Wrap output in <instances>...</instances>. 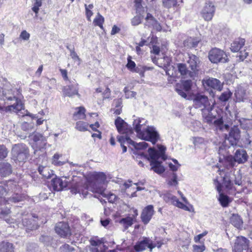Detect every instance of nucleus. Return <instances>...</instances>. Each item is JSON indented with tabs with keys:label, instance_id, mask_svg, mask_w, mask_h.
<instances>
[{
	"label": "nucleus",
	"instance_id": "f8f14e48",
	"mask_svg": "<svg viewBox=\"0 0 252 252\" xmlns=\"http://www.w3.org/2000/svg\"><path fill=\"white\" fill-rule=\"evenodd\" d=\"M118 141L120 143L121 146L123 149V152H126V147L124 145L126 142L133 145L136 149H144L148 147V144L145 141L137 143L130 139L127 135H120L117 137Z\"/></svg>",
	"mask_w": 252,
	"mask_h": 252
},
{
	"label": "nucleus",
	"instance_id": "69168bd1",
	"mask_svg": "<svg viewBox=\"0 0 252 252\" xmlns=\"http://www.w3.org/2000/svg\"><path fill=\"white\" fill-rule=\"evenodd\" d=\"M207 234V231H204L202 233L199 234L197 235L196 236L194 237V241L195 242L197 243L204 236H205Z\"/></svg>",
	"mask_w": 252,
	"mask_h": 252
},
{
	"label": "nucleus",
	"instance_id": "6e6552de",
	"mask_svg": "<svg viewBox=\"0 0 252 252\" xmlns=\"http://www.w3.org/2000/svg\"><path fill=\"white\" fill-rule=\"evenodd\" d=\"M193 106L202 112L212 110L213 105L211 104L208 97L202 94H196L193 98Z\"/></svg>",
	"mask_w": 252,
	"mask_h": 252
},
{
	"label": "nucleus",
	"instance_id": "6ab92c4d",
	"mask_svg": "<svg viewBox=\"0 0 252 252\" xmlns=\"http://www.w3.org/2000/svg\"><path fill=\"white\" fill-rule=\"evenodd\" d=\"M215 8L211 2H206L201 11L203 18L206 21H210L214 16Z\"/></svg>",
	"mask_w": 252,
	"mask_h": 252
},
{
	"label": "nucleus",
	"instance_id": "5fc2aeb1",
	"mask_svg": "<svg viewBox=\"0 0 252 252\" xmlns=\"http://www.w3.org/2000/svg\"><path fill=\"white\" fill-rule=\"evenodd\" d=\"M60 252H72L74 248L68 244H64L60 247Z\"/></svg>",
	"mask_w": 252,
	"mask_h": 252
},
{
	"label": "nucleus",
	"instance_id": "bf43d9fd",
	"mask_svg": "<svg viewBox=\"0 0 252 252\" xmlns=\"http://www.w3.org/2000/svg\"><path fill=\"white\" fill-rule=\"evenodd\" d=\"M193 252H203L205 250V246L204 245H194L192 246Z\"/></svg>",
	"mask_w": 252,
	"mask_h": 252
},
{
	"label": "nucleus",
	"instance_id": "393cba45",
	"mask_svg": "<svg viewBox=\"0 0 252 252\" xmlns=\"http://www.w3.org/2000/svg\"><path fill=\"white\" fill-rule=\"evenodd\" d=\"M235 97L236 101H244L248 97V93L246 87L238 86L235 91Z\"/></svg>",
	"mask_w": 252,
	"mask_h": 252
},
{
	"label": "nucleus",
	"instance_id": "09e8293b",
	"mask_svg": "<svg viewBox=\"0 0 252 252\" xmlns=\"http://www.w3.org/2000/svg\"><path fill=\"white\" fill-rule=\"evenodd\" d=\"M145 20V25L148 27L152 26L153 25H154L152 20H153V21H156L154 17L150 13H147Z\"/></svg>",
	"mask_w": 252,
	"mask_h": 252
},
{
	"label": "nucleus",
	"instance_id": "2eb2a0df",
	"mask_svg": "<svg viewBox=\"0 0 252 252\" xmlns=\"http://www.w3.org/2000/svg\"><path fill=\"white\" fill-rule=\"evenodd\" d=\"M240 137V129L234 126L230 129L228 135H226L225 140H227L231 146H236Z\"/></svg>",
	"mask_w": 252,
	"mask_h": 252
},
{
	"label": "nucleus",
	"instance_id": "bb28decb",
	"mask_svg": "<svg viewBox=\"0 0 252 252\" xmlns=\"http://www.w3.org/2000/svg\"><path fill=\"white\" fill-rule=\"evenodd\" d=\"M38 171L39 174L45 179H50L55 175L54 173V171L46 166H39Z\"/></svg>",
	"mask_w": 252,
	"mask_h": 252
},
{
	"label": "nucleus",
	"instance_id": "a18cd8bd",
	"mask_svg": "<svg viewBox=\"0 0 252 252\" xmlns=\"http://www.w3.org/2000/svg\"><path fill=\"white\" fill-rule=\"evenodd\" d=\"M8 150L4 145H0V159L5 158L8 155Z\"/></svg>",
	"mask_w": 252,
	"mask_h": 252
},
{
	"label": "nucleus",
	"instance_id": "4c0bfd02",
	"mask_svg": "<svg viewBox=\"0 0 252 252\" xmlns=\"http://www.w3.org/2000/svg\"><path fill=\"white\" fill-rule=\"evenodd\" d=\"M133 219L131 217H126L122 219L120 222L122 224L125 229H127L133 224Z\"/></svg>",
	"mask_w": 252,
	"mask_h": 252
},
{
	"label": "nucleus",
	"instance_id": "864d4df0",
	"mask_svg": "<svg viewBox=\"0 0 252 252\" xmlns=\"http://www.w3.org/2000/svg\"><path fill=\"white\" fill-rule=\"evenodd\" d=\"M231 93L229 91L225 92L220 95L219 99L221 101H226L230 97Z\"/></svg>",
	"mask_w": 252,
	"mask_h": 252
},
{
	"label": "nucleus",
	"instance_id": "3c124183",
	"mask_svg": "<svg viewBox=\"0 0 252 252\" xmlns=\"http://www.w3.org/2000/svg\"><path fill=\"white\" fill-rule=\"evenodd\" d=\"M223 158L226 161L228 162L229 166L231 167L234 166L235 162H236L235 159V156L234 157L231 155L225 157L224 156Z\"/></svg>",
	"mask_w": 252,
	"mask_h": 252
},
{
	"label": "nucleus",
	"instance_id": "9d476101",
	"mask_svg": "<svg viewBox=\"0 0 252 252\" xmlns=\"http://www.w3.org/2000/svg\"><path fill=\"white\" fill-rule=\"evenodd\" d=\"M163 60L164 63H161L162 59H157L156 57L152 58L153 63L163 68L166 75L170 77L175 78L176 76V73L174 70L175 67L173 65H170V59L167 57H164Z\"/></svg>",
	"mask_w": 252,
	"mask_h": 252
},
{
	"label": "nucleus",
	"instance_id": "473e14b6",
	"mask_svg": "<svg viewBox=\"0 0 252 252\" xmlns=\"http://www.w3.org/2000/svg\"><path fill=\"white\" fill-rule=\"evenodd\" d=\"M177 66L178 70L181 75L186 77H190L189 73H190L191 71L188 69L186 64L181 63H178Z\"/></svg>",
	"mask_w": 252,
	"mask_h": 252
},
{
	"label": "nucleus",
	"instance_id": "338daca9",
	"mask_svg": "<svg viewBox=\"0 0 252 252\" xmlns=\"http://www.w3.org/2000/svg\"><path fill=\"white\" fill-rule=\"evenodd\" d=\"M120 28L117 27L116 25H114L112 27V30L111 31V35H115L119 33L120 31Z\"/></svg>",
	"mask_w": 252,
	"mask_h": 252
},
{
	"label": "nucleus",
	"instance_id": "a19ab883",
	"mask_svg": "<svg viewBox=\"0 0 252 252\" xmlns=\"http://www.w3.org/2000/svg\"><path fill=\"white\" fill-rule=\"evenodd\" d=\"M72 89H73L72 87L69 86H67L65 88H64L63 89V94L65 95L69 96V97H72L73 95H74L75 94H77V91L73 92V91H72Z\"/></svg>",
	"mask_w": 252,
	"mask_h": 252
},
{
	"label": "nucleus",
	"instance_id": "f3484780",
	"mask_svg": "<svg viewBox=\"0 0 252 252\" xmlns=\"http://www.w3.org/2000/svg\"><path fill=\"white\" fill-rule=\"evenodd\" d=\"M189 60L188 63L189 64V67L190 68L191 72L190 74V77H193L196 75L199 69V60L198 58L194 55H189Z\"/></svg>",
	"mask_w": 252,
	"mask_h": 252
},
{
	"label": "nucleus",
	"instance_id": "603ef678",
	"mask_svg": "<svg viewBox=\"0 0 252 252\" xmlns=\"http://www.w3.org/2000/svg\"><path fill=\"white\" fill-rule=\"evenodd\" d=\"M248 54L249 53L247 52L245 49L244 50H240L237 57L239 58V61H243L248 56Z\"/></svg>",
	"mask_w": 252,
	"mask_h": 252
},
{
	"label": "nucleus",
	"instance_id": "2f4dec72",
	"mask_svg": "<svg viewBox=\"0 0 252 252\" xmlns=\"http://www.w3.org/2000/svg\"><path fill=\"white\" fill-rule=\"evenodd\" d=\"M230 222L235 227L239 228L243 224V221L240 217L237 214H233L230 218Z\"/></svg>",
	"mask_w": 252,
	"mask_h": 252
},
{
	"label": "nucleus",
	"instance_id": "f257e3e1",
	"mask_svg": "<svg viewBox=\"0 0 252 252\" xmlns=\"http://www.w3.org/2000/svg\"><path fill=\"white\" fill-rule=\"evenodd\" d=\"M88 185V189L94 192L98 193L107 198L109 202L114 203L117 199L115 194L109 193H105V181L106 177L102 173H90L89 178L87 179Z\"/></svg>",
	"mask_w": 252,
	"mask_h": 252
},
{
	"label": "nucleus",
	"instance_id": "0e129e2a",
	"mask_svg": "<svg viewBox=\"0 0 252 252\" xmlns=\"http://www.w3.org/2000/svg\"><path fill=\"white\" fill-rule=\"evenodd\" d=\"M103 99L108 98L110 97L111 95V91L108 87H107L105 91L103 92Z\"/></svg>",
	"mask_w": 252,
	"mask_h": 252
},
{
	"label": "nucleus",
	"instance_id": "4be33fe9",
	"mask_svg": "<svg viewBox=\"0 0 252 252\" xmlns=\"http://www.w3.org/2000/svg\"><path fill=\"white\" fill-rule=\"evenodd\" d=\"M192 82L191 80H186L183 82L182 85L177 86L176 91L182 97L186 98L187 96L186 92H188L191 89Z\"/></svg>",
	"mask_w": 252,
	"mask_h": 252
},
{
	"label": "nucleus",
	"instance_id": "6e6d98bb",
	"mask_svg": "<svg viewBox=\"0 0 252 252\" xmlns=\"http://www.w3.org/2000/svg\"><path fill=\"white\" fill-rule=\"evenodd\" d=\"M124 91L126 98L134 97L136 94V93L135 92L129 91L127 89V87H125Z\"/></svg>",
	"mask_w": 252,
	"mask_h": 252
},
{
	"label": "nucleus",
	"instance_id": "8fccbe9b",
	"mask_svg": "<svg viewBox=\"0 0 252 252\" xmlns=\"http://www.w3.org/2000/svg\"><path fill=\"white\" fill-rule=\"evenodd\" d=\"M23 225L27 227L28 229H33L36 227L32 224L31 221L27 218L23 219L22 220Z\"/></svg>",
	"mask_w": 252,
	"mask_h": 252
},
{
	"label": "nucleus",
	"instance_id": "49530a36",
	"mask_svg": "<svg viewBox=\"0 0 252 252\" xmlns=\"http://www.w3.org/2000/svg\"><path fill=\"white\" fill-rule=\"evenodd\" d=\"M130 57H129L127 59L128 63L126 64L127 67L130 69L131 71H134L135 72H138V68H135V63L131 61L130 59Z\"/></svg>",
	"mask_w": 252,
	"mask_h": 252
},
{
	"label": "nucleus",
	"instance_id": "f704fd0d",
	"mask_svg": "<svg viewBox=\"0 0 252 252\" xmlns=\"http://www.w3.org/2000/svg\"><path fill=\"white\" fill-rule=\"evenodd\" d=\"M62 155L58 153L55 154L53 157L52 163L56 166H61L64 164L66 161L60 160L62 159Z\"/></svg>",
	"mask_w": 252,
	"mask_h": 252
},
{
	"label": "nucleus",
	"instance_id": "f03ea898",
	"mask_svg": "<svg viewBox=\"0 0 252 252\" xmlns=\"http://www.w3.org/2000/svg\"><path fill=\"white\" fill-rule=\"evenodd\" d=\"M146 122V120L144 119L136 118L133 122V127L138 137L149 141L155 144L159 138V134L155 127L147 126Z\"/></svg>",
	"mask_w": 252,
	"mask_h": 252
},
{
	"label": "nucleus",
	"instance_id": "ddd939ff",
	"mask_svg": "<svg viewBox=\"0 0 252 252\" xmlns=\"http://www.w3.org/2000/svg\"><path fill=\"white\" fill-rule=\"evenodd\" d=\"M249 240L245 237L236 238L233 248V252H248L249 248Z\"/></svg>",
	"mask_w": 252,
	"mask_h": 252
},
{
	"label": "nucleus",
	"instance_id": "58836bf2",
	"mask_svg": "<svg viewBox=\"0 0 252 252\" xmlns=\"http://www.w3.org/2000/svg\"><path fill=\"white\" fill-rule=\"evenodd\" d=\"M178 0H162L163 6L166 8H170L177 5Z\"/></svg>",
	"mask_w": 252,
	"mask_h": 252
},
{
	"label": "nucleus",
	"instance_id": "4468645a",
	"mask_svg": "<svg viewBox=\"0 0 252 252\" xmlns=\"http://www.w3.org/2000/svg\"><path fill=\"white\" fill-rule=\"evenodd\" d=\"M21 139H25L29 137L31 140H32L37 145L42 148H45L47 145V137L44 136L42 134L38 132H33L32 134L26 133L25 135L19 136Z\"/></svg>",
	"mask_w": 252,
	"mask_h": 252
},
{
	"label": "nucleus",
	"instance_id": "de8ad7c7",
	"mask_svg": "<svg viewBox=\"0 0 252 252\" xmlns=\"http://www.w3.org/2000/svg\"><path fill=\"white\" fill-rule=\"evenodd\" d=\"M234 176L235 177L234 180L235 184L238 186H241L242 185V175L240 174V172H236Z\"/></svg>",
	"mask_w": 252,
	"mask_h": 252
},
{
	"label": "nucleus",
	"instance_id": "72a5a7b5",
	"mask_svg": "<svg viewBox=\"0 0 252 252\" xmlns=\"http://www.w3.org/2000/svg\"><path fill=\"white\" fill-rule=\"evenodd\" d=\"M104 22V17L101 15H100L99 13H97L94 20L93 24L94 26H98L100 29H103V24Z\"/></svg>",
	"mask_w": 252,
	"mask_h": 252
},
{
	"label": "nucleus",
	"instance_id": "c03bdc74",
	"mask_svg": "<svg viewBox=\"0 0 252 252\" xmlns=\"http://www.w3.org/2000/svg\"><path fill=\"white\" fill-rule=\"evenodd\" d=\"M193 143L195 147L200 148L201 146L205 145V140L202 137H194Z\"/></svg>",
	"mask_w": 252,
	"mask_h": 252
},
{
	"label": "nucleus",
	"instance_id": "5701e85b",
	"mask_svg": "<svg viewBox=\"0 0 252 252\" xmlns=\"http://www.w3.org/2000/svg\"><path fill=\"white\" fill-rule=\"evenodd\" d=\"M55 231L61 237H65L70 234V230L68 223L60 222L56 224Z\"/></svg>",
	"mask_w": 252,
	"mask_h": 252
},
{
	"label": "nucleus",
	"instance_id": "4d7b16f0",
	"mask_svg": "<svg viewBox=\"0 0 252 252\" xmlns=\"http://www.w3.org/2000/svg\"><path fill=\"white\" fill-rule=\"evenodd\" d=\"M223 184L227 188H230L231 187V185L233 184L232 181L230 179L229 177L225 175L223 177Z\"/></svg>",
	"mask_w": 252,
	"mask_h": 252
},
{
	"label": "nucleus",
	"instance_id": "a878e982",
	"mask_svg": "<svg viewBox=\"0 0 252 252\" xmlns=\"http://www.w3.org/2000/svg\"><path fill=\"white\" fill-rule=\"evenodd\" d=\"M234 155L235 161L239 164L245 163L248 159L247 152L244 149H239L237 150Z\"/></svg>",
	"mask_w": 252,
	"mask_h": 252
},
{
	"label": "nucleus",
	"instance_id": "aec40b11",
	"mask_svg": "<svg viewBox=\"0 0 252 252\" xmlns=\"http://www.w3.org/2000/svg\"><path fill=\"white\" fill-rule=\"evenodd\" d=\"M155 247H156V245L154 244L153 241L148 238H145L143 240L137 242L134 247V250L137 252L144 251L148 248L151 252Z\"/></svg>",
	"mask_w": 252,
	"mask_h": 252
},
{
	"label": "nucleus",
	"instance_id": "e2e57ef3",
	"mask_svg": "<svg viewBox=\"0 0 252 252\" xmlns=\"http://www.w3.org/2000/svg\"><path fill=\"white\" fill-rule=\"evenodd\" d=\"M21 128L25 131H29L31 129V125L27 122L23 123L21 125Z\"/></svg>",
	"mask_w": 252,
	"mask_h": 252
},
{
	"label": "nucleus",
	"instance_id": "b1692460",
	"mask_svg": "<svg viewBox=\"0 0 252 252\" xmlns=\"http://www.w3.org/2000/svg\"><path fill=\"white\" fill-rule=\"evenodd\" d=\"M202 83L205 87L207 86L219 91H221L222 88V83L216 78H209L204 79Z\"/></svg>",
	"mask_w": 252,
	"mask_h": 252
},
{
	"label": "nucleus",
	"instance_id": "423d86ee",
	"mask_svg": "<svg viewBox=\"0 0 252 252\" xmlns=\"http://www.w3.org/2000/svg\"><path fill=\"white\" fill-rule=\"evenodd\" d=\"M11 153L12 158L15 161L25 162L29 155V151L27 146L23 143L15 144L13 146Z\"/></svg>",
	"mask_w": 252,
	"mask_h": 252
},
{
	"label": "nucleus",
	"instance_id": "9b49d317",
	"mask_svg": "<svg viewBox=\"0 0 252 252\" xmlns=\"http://www.w3.org/2000/svg\"><path fill=\"white\" fill-rule=\"evenodd\" d=\"M209 59L212 63H225L228 61L226 54L223 50L217 48H213L210 51Z\"/></svg>",
	"mask_w": 252,
	"mask_h": 252
},
{
	"label": "nucleus",
	"instance_id": "37998d69",
	"mask_svg": "<svg viewBox=\"0 0 252 252\" xmlns=\"http://www.w3.org/2000/svg\"><path fill=\"white\" fill-rule=\"evenodd\" d=\"M143 19V16H142V15L139 14L138 15L134 16L131 20V23L133 26H137L141 23Z\"/></svg>",
	"mask_w": 252,
	"mask_h": 252
},
{
	"label": "nucleus",
	"instance_id": "39448f33",
	"mask_svg": "<svg viewBox=\"0 0 252 252\" xmlns=\"http://www.w3.org/2000/svg\"><path fill=\"white\" fill-rule=\"evenodd\" d=\"M158 149L159 152L151 148L149 149L148 152L151 159L150 164L151 169L158 173H161L164 171V168L161 165V161H160L159 159L161 158L163 160L165 159L164 157L165 148L160 145L158 146Z\"/></svg>",
	"mask_w": 252,
	"mask_h": 252
},
{
	"label": "nucleus",
	"instance_id": "c9c22d12",
	"mask_svg": "<svg viewBox=\"0 0 252 252\" xmlns=\"http://www.w3.org/2000/svg\"><path fill=\"white\" fill-rule=\"evenodd\" d=\"M198 42L194 41V39L191 37L188 38L184 41V45L188 48L195 47L198 44Z\"/></svg>",
	"mask_w": 252,
	"mask_h": 252
},
{
	"label": "nucleus",
	"instance_id": "cd10ccee",
	"mask_svg": "<svg viewBox=\"0 0 252 252\" xmlns=\"http://www.w3.org/2000/svg\"><path fill=\"white\" fill-rule=\"evenodd\" d=\"M245 43V40L243 38H238L236 39L231 44V51L233 52L239 51L244 46Z\"/></svg>",
	"mask_w": 252,
	"mask_h": 252
},
{
	"label": "nucleus",
	"instance_id": "774afa93",
	"mask_svg": "<svg viewBox=\"0 0 252 252\" xmlns=\"http://www.w3.org/2000/svg\"><path fill=\"white\" fill-rule=\"evenodd\" d=\"M153 23L154 25H153V28L158 31H160L161 30V26L157 22V21H153Z\"/></svg>",
	"mask_w": 252,
	"mask_h": 252
},
{
	"label": "nucleus",
	"instance_id": "052dcab7",
	"mask_svg": "<svg viewBox=\"0 0 252 252\" xmlns=\"http://www.w3.org/2000/svg\"><path fill=\"white\" fill-rule=\"evenodd\" d=\"M145 182H146L145 180H142V181H139L138 182L134 184V185L137 186L136 189H137V191H140L142 190H146L145 188L142 187V186L144 185V184H145Z\"/></svg>",
	"mask_w": 252,
	"mask_h": 252
},
{
	"label": "nucleus",
	"instance_id": "79ce46f5",
	"mask_svg": "<svg viewBox=\"0 0 252 252\" xmlns=\"http://www.w3.org/2000/svg\"><path fill=\"white\" fill-rule=\"evenodd\" d=\"M141 0H135L136 13L140 15H142L144 11V8L141 4Z\"/></svg>",
	"mask_w": 252,
	"mask_h": 252
},
{
	"label": "nucleus",
	"instance_id": "680f3d73",
	"mask_svg": "<svg viewBox=\"0 0 252 252\" xmlns=\"http://www.w3.org/2000/svg\"><path fill=\"white\" fill-rule=\"evenodd\" d=\"M30 37V34L28 33L26 31H23L20 35V38L24 40H28L29 39Z\"/></svg>",
	"mask_w": 252,
	"mask_h": 252
},
{
	"label": "nucleus",
	"instance_id": "c85d7f7f",
	"mask_svg": "<svg viewBox=\"0 0 252 252\" xmlns=\"http://www.w3.org/2000/svg\"><path fill=\"white\" fill-rule=\"evenodd\" d=\"M12 173V167L8 162H2L0 163V175L2 177H6Z\"/></svg>",
	"mask_w": 252,
	"mask_h": 252
},
{
	"label": "nucleus",
	"instance_id": "0eeeda50",
	"mask_svg": "<svg viewBox=\"0 0 252 252\" xmlns=\"http://www.w3.org/2000/svg\"><path fill=\"white\" fill-rule=\"evenodd\" d=\"M8 191H7L5 188L2 186H0V204L5 202H7L8 204L17 203L25 199V195L18 193H13L11 196L6 198L5 196L10 195V189L9 188H8Z\"/></svg>",
	"mask_w": 252,
	"mask_h": 252
},
{
	"label": "nucleus",
	"instance_id": "a211bd4d",
	"mask_svg": "<svg viewBox=\"0 0 252 252\" xmlns=\"http://www.w3.org/2000/svg\"><path fill=\"white\" fill-rule=\"evenodd\" d=\"M115 125L118 132L122 134H127L132 133V129L121 118L118 117L115 121Z\"/></svg>",
	"mask_w": 252,
	"mask_h": 252
},
{
	"label": "nucleus",
	"instance_id": "7ed1b4c3",
	"mask_svg": "<svg viewBox=\"0 0 252 252\" xmlns=\"http://www.w3.org/2000/svg\"><path fill=\"white\" fill-rule=\"evenodd\" d=\"M79 176L72 175L66 176L63 175L61 177L55 175V177L51 180V186L55 191H60L67 187H69L70 191L72 194H77L78 191Z\"/></svg>",
	"mask_w": 252,
	"mask_h": 252
},
{
	"label": "nucleus",
	"instance_id": "c756f323",
	"mask_svg": "<svg viewBox=\"0 0 252 252\" xmlns=\"http://www.w3.org/2000/svg\"><path fill=\"white\" fill-rule=\"evenodd\" d=\"M11 213L10 209L8 208H0V219H3L9 224L13 222V219L9 217L8 215Z\"/></svg>",
	"mask_w": 252,
	"mask_h": 252
},
{
	"label": "nucleus",
	"instance_id": "13d9d810",
	"mask_svg": "<svg viewBox=\"0 0 252 252\" xmlns=\"http://www.w3.org/2000/svg\"><path fill=\"white\" fill-rule=\"evenodd\" d=\"M177 176L175 173H173L172 177L170 180L168 181V184L172 186H176L178 185Z\"/></svg>",
	"mask_w": 252,
	"mask_h": 252
},
{
	"label": "nucleus",
	"instance_id": "ea45409f",
	"mask_svg": "<svg viewBox=\"0 0 252 252\" xmlns=\"http://www.w3.org/2000/svg\"><path fill=\"white\" fill-rule=\"evenodd\" d=\"M42 0H35L32 8V10L35 13V17H37L39 7L42 5Z\"/></svg>",
	"mask_w": 252,
	"mask_h": 252
},
{
	"label": "nucleus",
	"instance_id": "e433bc0d",
	"mask_svg": "<svg viewBox=\"0 0 252 252\" xmlns=\"http://www.w3.org/2000/svg\"><path fill=\"white\" fill-rule=\"evenodd\" d=\"M219 200L221 205L223 207H227L230 202L229 197L222 193L220 194Z\"/></svg>",
	"mask_w": 252,
	"mask_h": 252
},
{
	"label": "nucleus",
	"instance_id": "20e7f679",
	"mask_svg": "<svg viewBox=\"0 0 252 252\" xmlns=\"http://www.w3.org/2000/svg\"><path fill=\"white\" fill-rule=\"evenodd\" d=\"M212 111H204L202 112L204 122L209 124H214L217 129L221 131L228 130L229 126L232 123V117L230 115L229 117L227 116V114H225L220 118H217Z\"/></svg>",
	"mask_w": 252,
	"mask_h": 252
},
{
	"label": "nucleus",
	"instance_id": "dca6fc26",
	"mask_svg": "<svg viewBox=\"0 0 252 252\" xmlns=\"http://www.w3.org/2000/svg\"><path fill=\"white\" fill-rule=\"evenodd\" d=\"M163 198L164 200L168 203H171L184 210L190 211V210L188 206L180 202L176 196L170 193H166L164 194Z\"/></svg>",
	"mask_w": 252,
	"mask_h": 252
},
{
	"label": "nucleus",
	"instance_id": "412c9836",
	"mask_svg": "<svg viewBox=\"0 0 252 252\" xmlns=\"http://www.w3.org/2000/svg\"><path fill=\"white\" fill-rule=\"evenodd\" d=\"M154 213V207L152 205H149L143 209L141 219L144 224H147L150 222Z\"/></svg>",
	"mask_w": 252,
	"mask_h": 252
},
{
	"label": "nucleus",
	"instance_id": "7c9ffc66",
	"mask_svg": "<svg viewBox=\"0 0 252 252\" xmlns=\"http://www.w3.org/2000/svg\"><path fill=\"white\" fill-rule=\"evenodd\" d=\"M13 244L3 241L0 243V252H14Z\"/></svg>",
	"mask_w": 252,
	"mask_h": 252
},
{
	"label": "nucleus",
	"instance_id": "1a4fd4ad",
	"mask_svg": "<svg viewBox=\"0 0 252 252\" xmlns=\"http://www.w3.org/2000/svg\"><path fill=\"white\" fill-rule=\"evenodd\" d=\"M8 94H6V93L4 94V95L6 98L8 100H15V103L9 105L5 108H3V107L0 106V110L4 109V111L6 112H15L18 113L20 111L24 109V106L22 101L20 99H18L14 94L13 91L12 90L8 91Z\"/></svg>",
	"mask_w": 252,
	"mask_h": 252
}]
</instances>
